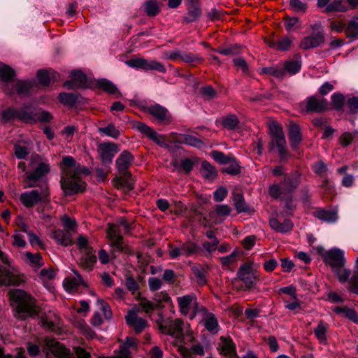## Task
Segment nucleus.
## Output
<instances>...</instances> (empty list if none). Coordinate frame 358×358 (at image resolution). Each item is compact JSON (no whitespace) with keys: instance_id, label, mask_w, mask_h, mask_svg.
Wrapping results in <instances>:
<instances>
[{"instance_id":"obj_41","label":"nucleus","mask_w":358,"mask_h":358,"mask_svg":"<svg viewBox=\"0 0 358 358\" xmlns=\"http://www.w3.org/2000/svg\"><path fill=\"white\" fill-rule=\"evenodd\" d=\"M239 119L234 114H229L222 117V124L228 130H236L239 127Z\"/></svg>"},{"instance_id":"obj_27","label":"nucleus","mask_w":358,"mask_h":358,"mask_svg":"<svg viewBox=\"0 0 358 358\" xmlns=\"http://www.w3.org/2000/svg\"><path fill=\"white\" fill-rule=\"evenodd\" d=\"M120 176L113 180V185L117 189H124L127 191H131L134 189L131 175L129 172L120 173Z\"/></svg>"},{"instance_id":"obj_51","label":"nucleus","mask_w":358,"mask_h":358,"mask_svg":"<svg viewBox=\"0 0 358 358\" xmlns=\"http://www.w3.org/2000/svg\"><path fill=\"white\" fill-rule=\"evenodd\" d=\"M160 11L157 0H148L145 3V12L148 16H155Z\"/></svg>"},{"instance_id":"obj_57","label":"nucleus","mask_w":358,"mask_h":358,"mask_svg":"<svg viewBox=\"0 0 358 358\" xmlns=\"http://www.w3.org/2000/svg\"><path fill=\"white\" fill-rule=\"evenodd\" d=\"M240 48L241 47L239 45H233L226 48H216L213 49V50L223 55H234L239 54Z\"/></svg>"},{"instance_id":"obj_5","label":"nucleus","mask_w":358,"mask_h":358,"mask_svg":"<svg viewBox=\"0 0 358 358\" xmlns=\"http://www.w3.org/2000/svg\"><path fill=\"white\" fill-rule=\"evenodd\" d=\"M301 182V173L294 171L284 177L279 184H274L269 187V194L273 199H278L282 195H292Z\"/></svg>"},{"instance_id":"obj_62","label":"nucleus","mask_w":358,"mask_h":358,"mask_svg":"<svg viewBox=\"0 0 358 358\" xmlns=\"http://www.w3.org/2000/svg\"><path fill=\"white\" fill-rule=\"evenodd\" d=\"M26 257L29 262L35 266L40 267L43 264L42 257L38 253L32 254L29 252L26 253Z\"/></svg>"},{"instance_id":"obj_3","label":"nucleus","mask_w":358,"mask_h":358,"mask_svg":"<svg viewBox=\"0 0 358 358\" xmlns=\"http://www.w3.org/2000/svg\"><path fill=\"white\" fill-rule=\"evenodd\" d=\"M322 257L325 264L331 267L339 282L341 283L347 282L351 274V271L343 268L346 262L344 251L337 248H333L326 251Z\"/></svg>"},{"instance_id":"obj_40","label":"nucleus","mask_w":358,"mask_h":358,"mask_svg":"<svg viewBox=\"0 0 358 358\" xmlns=\"http://www.w3.org/2000/svg\"><path fill=\"white\" fill-rule=\"evenodd\" d=\"M333 311L339 315H343L346 318L352 321L355 323H358V313L354 309L347 307H336Z\"/></svg>"},{"instance_id":"obj_63","label":"nucleus","mask_w":358,"mask_h":358,"mask_svg":"<svg viewBox=\"0 0 358 358\" xmlns=\"http://www.w3.org/2000/svg\"><path fill=\"white\" fill-rule=\"evenodd\" d=\"M228 194V190L224 187H218L214 192H213V199L214 201L216 202H220L222 201L227 196Z\"/></svg>"},{"instance_id":"obj_31","label":"nucleus","mask_w":358,"mask_h":358,"mask_svg":"<svg viewBox=\"0 0 358 358\" xmlns=\"http://www.w3.org/2000/svg\"><path fill=\"white\" fill-rule=\"evenodd\" d=\"M269 225L272 229L281 234H287L293 229V223L289 220H285L283 222H280L275 217L269 220Z\"/></svg>"},{"instance_id":"obj_28","label":"nucleus","mask_w":358,"mask_h":358,"mask_svg":"<svg viewBox=\"0 0 358 358\" xmlns=\"http://www.w3.org/2000/svg\"><path fill=\"white\" fill-rule=\"evenodd\" d=\"M73 272L76 277L66 278L63 282L64 287L68 292H72L77 289L80 285L87 286L81 275L76 270H73Z\"/></svg>"},{"instance_id":"obj_12","label":"nucleus","mask_w":358,"mask_h":358,"mask_svg":"<svg viewBox=\"0 0 358 358\" xmlns=\"http://www.w3.org/2000/svg\"><path fill=\"white\" fill-rule=\"evenodd\" d=\"M49 192L48 189L41 192L37 189L22 193L20 196L21 203L27 208H31L40 202H46L48 200Z\"/></svg>"},{"instance_id":"obj_38","label":"nucleus","mask_w":358,"mask_h":358,"mask_svg":"<svg viewBox=\"0 0 358 358\" xmlns=\"http://www.w3.org/2000/svg\"><path fill=\"white\" fill-rule=\"evenodd\" d=\"M328 329L329 325L323 320H320L317 327L314 329L313 332L320 343H324L327 341Z\"/></svg>"},{"instance_id":"obj_46","label":"nucleus","mask_w":358,"mask_h":358,"mask_svg":"<svg viewBox=\"0 0 358 358\" xmlns=\"http://www.w3.org/2000/svg\"><path fill=\"white\" fill-rule=\"evenodd\" d=\"M347 10L348 7L343 4V0H333L330 1L329 6L324 9L323 12L330 13L332 12H345Z\"/></svg>"},{"instance_id":"obj_33","label":"nucleus","mask_w":358,"mask_h":358,"mask_svg":"<svg viewBox=\"0 0 358 358\" xmlns=\"http://www.w3.org/2000/svg\"><path fill=\"white\" fill-rule=\"evenodd\" d=\"M34 85L35 83L34 81L15 80L13 81L14 90H11L13 93L16 92L20 95H27Z\"/></svg>"},{"instance_id":"obj_54","label":"nucleus","mask_w":358,"mask_h":358,"mask_svg":"<svg viewBox=\"0 0 358 358\" xmlns=\"http://www.w3.org/2000/svg\"><path fill=\"white\" fill-rule=\"evenodd\" d=\"M99 131L101 134H103L108 136L117 138L120 135V131L115 127L113 124H110L107 127L99 128Z\"/></svg>"},{"instance_id":"obj_22","label":"nucleus","mask_w":358,"mask_h":358,"mask_svg":"<svg viewBox=\"0 0 358 358\" xmlns=\"http://www.w3.org/2000/svg\"><path fill=\"white\" fill-rule=\"evenodd\" d=\"M15 71L7 64L0 66V80L3 82V90L9 94H13V91L8 87V83H10L15 76Z\"/></svg>"},{"instance_id":"obj_8","label":"nucleus","mask_w":358,"mask_h":358,"mask_svg":"<svg viewBox=\"0 0 358 358\" xmlns=\"http://www.w3.org/2000/svg\"><path fill=\"white\" fill-rule=\"evenodd\" d=\"M106 237L113 252H119L128 253L129 248L124 243L120 229L115 224L109 223L106 229Z\"/></svg>"},{"instance_id":"obj_49","label":"nucleus","mask_w":358,"mask_h":358,"mask_svg":"<svg viewBox=\"0 0 358 358\" xmlns=\"http://www.w3.org/2000/svg\"><path fill=\"white\" fill-rule=\"evenodd\" d=\"M192 271L199 285H203L206 283V270L201 265L192 266Z\"/></svg>"},{"instance_id":"obj_7","label":"nucleus","mask_w":358,"mask_h":358,"mask_svg":"<svg viewBox=\"0 0 358 358\" xmlns=\"http://www.w3.org/2000/svg\"><path fill=\"white\" fill-rule=\"evenodd\" d=\"M45 344L50 347L51 354L55 358H74L69 349L55 339L46 338ZM76 354L78 358H90V354L80 347L76 348Z\"/></svg>"},{"instance_id":"obj_23","label":"nucleus","mask_w":358,"mask_h":358,"mask_svg":"<svg viewBox=\"0 0 358 358\" xmlns=\"http://www.w3.org/2000/svg\"><path fill=\"white\" fill-rule=\"evenodd\" d=\"M238 278L244 282L248 288H250L255 283V276L252 272V266L248 263L242 264L237 273Z\"/></svg>"},{"instance_id":"obj_52","label":"nucleus","mask_w":358,"mask_h":358,"mask_svg":"<svg viewBox=\"0 0 358 358\" xmlns=\"http://www.w3.org/2000/svg\"><path fill=\"white\" fill-rule=\"evenodd\" d=\"M18 109L14 108H8L1 113L2 120L4 122H13L18 119Z\"/></svg>"},{"instance_id":"obj_21","label":"nucleus","mask_w":358,"mask_h":358,"mask_svg":"<svg viewBox=\"0 0 358 358\" xmlns=\"http://www.w3.org/2000/svg\"><path fill=\"white\" fill-rule=\"evenodd\" d=\"M127 324L131 327L136 333L143 331L148 324L145 320L138 315L136 310H129L125 316Z\"/></svg>"},{"instance_id":"obj_9","label":"nucleus","mask_w":358,"mask_h":358,"mask_svg":"<svg viewBox=\"0 0 358 358\" xmlns=\"http://www.w3.org/2000/svg\"><path fill=\"white\" fill-rule=\"evenodd\" d=\"M18 120L25 123L32 124L37 121L48 122L52 119L51 115L46 111H35L29 106H24L18 109Z\"/></svg>"},{"instance_id":"obj_30","label":"nucleus","mask_w":358,"mask_h":358,"mask_svg":"<svg viewBox=\"0 0 358 358\" xmlns=\"http://www.w3.org/2000/svg\"><path fill=\"white\" fill-rule=\"evenodd\" d=\"M188 12L184 17V20L187 22L196 20L201 14V10L198 0H187Z\"/></svg>"},{"instance_id":"obj_15","label":"nucleus","mask_w":358,"mask_h":358,"mask_svg":"<svg viewBox=\"0 0 358 358\" xmlns=\"http://www.w3.org/2000/svg\"><path fill=\"white\" fill-rule=\"evenodd\" d=\"M49 171V164L41 162L34 171L26 172L24 176L25 177V180L27 182V185L25 187H35L36 183Z\"/></svg>"},{"instance_id":"obj_11","label":"nucleus","mask_w":358,"mask_h":358,"mask_svg":"<svg viewBox=\"0 0 358 358\" xmlns=\"http://www.w3.org/2000/svg\"><path fill=\"white\" fill-rule=\"evenodd\" d=\"M313 33L304 37L300 42V48L307 50L319 47L324 42V34L321 24L315 23L311 25Z\"/></svg>"},{"instance_id":"obj_44","label":"nucleus","mask_w":358,"mask_h":358,"mask_svg":"<svg viewBox=\"0 0 358 358\" xmlns=\"http://www.w3.org/2000/svg\"><path fill=\"white\" fill-rule=\"evenodd\" d=\"M260 73L262 74L272 76L278 79H283L285 76V70L282 68L278 66L262 67L260 69Z\"/></svg>"},{"instance_id":"obj_37","label":"nucleus","mask_w":358,"mask_h":358,"mask_svg":"<svg viewBox=\"0 0 358 358\" xmlns=\"http://www.w3.org/2000/svg\"><path fill=\"white\" fill-rule=\"evenodd\" d=\"M202 248L200 245L194 242H187L180 247V255L183 254L187 256L196 255L200 254Z\"/></svg>"},{"instance_id":"obj_1","label":"nucleus","mask_w":358,"mask_h":358,"mask_svg":"<svg viewBox=\"0 0 358 358\" xmlns=\"http://www.w3.org/2000/svg\"><path fill=\"white\" fill-rule=\"evenodd\" d=\"M60 168V183L65 194L72 195L83 192L86 185L80 177L82 173L80 164L76 163L73 157L65 156L62 158Z\"/></svg>"},{"instance_id":"obj_2","label":"nucleus","mask_w":358,"mask_h":358,"mask_svg":"<svg viewBox=\"0 0 358 358\" xmlns=\"http://www.w3.org/2000/svg\"><path fill=\"white\" fill-rule=\"evenodd\" d=\"M11 306L15 308V316L24 320L36 315L35 299L22 289H15L8 292Z\"/></svg>"},{"instance_id":"obj_29","label":"nucleus","mask_w":358,"mask_h":358,"mask_svg":"<svg viewBox=\"0 0 358 358\" xmlns=\"http://www.w3.org/2000/svg\"><path fill=\"white\" fill-rule=\"evenodd\" d=\"M314 216L329 224L336 222L338 219V212L334 209H320L314 212Z\"/></svg>"},{"instance_id":"obj_42","label":"nucleus","mask_w":358,"mask_h":358,"mask_svg":"<svg viewBox=\"0 0 358 358\" xmlns=\"http://www.w3.org/2000/svg\"><path fill=\"white\" fill-rule=\"evenodd\" d=\"M181 143H185L197 148L204 146V143L201 139L190 134H180V144Z\"/></svg>"},{"instance_id":"obj_53","label":"nucleus","mask_w":358,"mask_h":358,"mask_svg":"<svg viewBox=\"0 0 358 358\" xmlns=\"http://www.w3.org/2000/svg\"><path fill=\"white\" fill-rule=\"evenodd\" d=\"M56 73L54 71H51L49 73L45 70L38 71L37 73V78L38 79L39 83L44 86L49 85L51 78H55V74Z\"/></svg>"},{"instance_id":"obj_18","label":"nucleus","mask_w":358,"mask_h":358,"mask_svg":"<svg viewBox=\"0 0 358 358\" xmlns=\"http://www.w3.org/2000/svg\"><path fill=\"white\" fill-rule=\"evenodd\" d=\"M118 152L117 145L111 142H105L100 143L97 148V152L105 163H110L115 155Z\"/></svg>"},{"instance_id":"obj_47","label":"nucleus","mask_w":358,"mask_h":358,"mask_svg":"<svg viewBox=\"0 0 358 358\" xmlns=\"http://www.w3.org/2000/svg\"><path fill=\"white\" fill-rule=\"evenodd\" d=\"M226 165L227 166L223 168V172L232 176H236L240 173L241 166L239 162L234 156L231 157L230 162H229Z\"/></svg>"},{"instance_id":"obj_32","label":"nucleus","mask_w":358,"mask_h":358,"mask_svg":"<svg viewBox=\"0 0 358 358\" xmlns=\"http://www.w3.org/2000/svg\"><path fill=\"white\" fill-rule=\"evenodd\" d=\"M51 238L57 243L68 246L72 244L71 233L68 230L57 229L52 232Z\"/></svg>"},{"instance_id":"obj_24","label":"nucleus","mask_w":358,"mask_h":358,"mask_svg":"<svg viewBox=\"0 0 358 358\" xmlns=\"http://www.w3.org/2000/svg\"><path fill=\"white\" fill-rule=\"evenodd\" d=\"M134 161L133 155L127 150H124L117 158L115 163L120 173L129 172L128 169Z\"/></svg>"},{"instance_id":"obj_20","label":"nucleus","mask_w":358,"mask_h":358,"mask_svg":"<svg viewBox=\"0 0 358 358\" xmlns=\"http://www.w3.org/2000/svg\"><path fill=\"white\" fill-rule=\"evenodd\" d=\"M71 76V80L66 81L63 85L67 90L78 87L85 88L88 86L87 76L80 71H73Z\"/></svg>"},{"instance_id":"obj_59","label":"nucleus","mask_w":358,"mask_h":358,"mask_svg":"<svg viewBox=\"0 0 358 358\" xmlns=\"http://www.w3.org/2000/svg\"><path fill=\"white\" fill-rule=\"evenodd\" d=\"M201 94L206 100H210L217 97V92L210 85H206L201 88Z\"/></svg>"},{"instance_id":"obj_10","label":"nucleus","mask_w":358,"mask_h":358,"mask_svg":"<svg viewBox=\"0 0 358 358\" xmlns=\"http://www.w3.org/2000/svg\"><path fill=\"white\" fill-rule=\"evenodd\" d=\"M203 307L199 306L197 302V297L194 293L180 296V315L186 316L189 320H192L196 315L199 314L200 309Z\"/></svg>"},{"instance_id":"obj_50","label":"nucleus","mask_w":358,"mask_h":358,"mask_svg":"<svg viewBox=\"0 0 358 358\" xmlns=\"http://www.w3.org/2000/svg\"><path fill=\"white\" fill-rule=\"evenodd\" d=\"M234 206L238 213L247 212L249 210V206L245 201L244 196L242 194H236L234 199Z\"/></svg>"},{"instance_id":"obj_43","label":"nucleus","mask_w":358,"mask_h":358,"mask_svg":"<svg viewBox=\"0 0 358 358\" xmlns=\"http://www.w3.org/2000/svg\"><path fill=\"white\" fill-rule=\"evenodd\" d=\"M345 33L348 38L352 40L358 39V15L350 20Z\"/></svg>"},{"instance_id":"obj_26","label":"nucleus","mask_w":358,"mask_h":358,"mask_svg":"<svg viewBox=\"0 0 358 358\" xmlns=\"http://www.w3.org/2000/svg\"><path fill=\"white\" fill-rule=\"evenodd\" d=\"M288 136L292 148L296 150L302 140L300 128L296 124L290 123L289 124Z\"/></svg>"},{"instance_id":"obj_19","label":"nucleus","mask_w":358,"mask_h":358,"mask_svg":"<svg viewBox=\"0 0 358 358\" xmlns=\"http://www.w3.org/2000/svg\"><path fill=\"white\" fill-rule=\"evenodd\" d=\"M304 105L307 112L322 113L328 108L327 99L315 96L307 97L304 101Z\"/></svg>"},{"instance_id":"obj_13","label":"nucleus","mask_w":358,"mask_h":358,"mask_svg":"<svg viewBox=\"0 0 358 358\" xmlns=\"http://www.w3.org/2000/svg\"><path fill=\"white\" fill-rule=\"evenodd\" d=\"M126 64L132 68H139L145 71L155 70L160 73L166 71L164 66L155 60H147L142 57L133 58L126 62Z\"/></svg>"},{"instance_id":"obj_17","label":"nucleus","mask_w":358,"mask_h":358,"mask_svg":"<svg viewBox=\"0 0 358 358\" xmlns=\"http://www.w3.org/2000/svg\"><path fill=\"white\" fill-rule=\"evenodd\" d=\"M23 281V275L16 274L4 266H0V286L19 285Z\"/></svg>"},{"instance_id":"obj_58","label":"nucleus","mask_w":358,"mask_h":358,"mask_svg":"<svg viewBox=\"0 0 358 358\" xmlns=\"http://www.w3.org/2000/svg\"><path fill=\"white\" fill-rule=\"evenodd\" d=\"M331 103L336 110H341L345 103V97L343 94L336 92L331 97Z\"/></svg>"},{"instance_id":"obj_48","label":"nucleus","mask_w":358,"mask_h":358,"mask_svg":"<svg viewBox=\"0 0 358 358\" xmlns=\"http://www.w3.org/2000/svg\"><path fill=\"white\" fill-rule=\"evenodd\" d=\"M97 85L102 88L103 91L111 94H120L116 86L110 80L106 79H100L97 80Z\"/></svg>"},{"instance_id":"obj_34","label":"nucleus","mask_w":358,"mask_h":358,"mask_svg":"<svg viewBox=\"0 0 358 358\" xmlns=\"http://www.w3.org/2000/svg\"><path fill=\"white\" fill-rule=\"evenodd\" d=\"M136 129L140 132L146 135L150 139L156 142L157 144L162 143V141H161L162 136L159 135L155 130H153L151 127H148L145 124L138 122L136 124Z\"/></svg>"},{"instance_id":"obj_6","label":"nucleus","mask_w":358,"mask_h":358,"mask_svg":"<svg viewBox=\"0 0 358 358\" xmlns=\"http://www.w3.org/2000/svg\"><path fill=\"white\" fill-rule=\"evenodd\" d=\"M269 131L271 133V148H275L278 152L280 159H285L287 157L286 150L285 136L281 127L275 122L269 124Z\"/></svg>"},{"instance_id":"obj_56","label":"nucleus","mask_w":358,"mask_h":358,"mask_svg":"<svg viewBox=\"0 0 358 358\" xmlns=\"http://www.w3.org/2000/svg\"><path fill=\"white\" fill-rule=\"evenodd\" d=\"M59 101L69 106H73L77 101V96L72 93L62 92L59 94Z\"/></svg>"},{"instance_id":"obj_35","label":"nucleus","mask_w":358,"mask_h":358,"mask_svg":"<svg viewBox=\"0 0 358 358\" xmlns=\"http://www.w3.org/2000/svg\"><path fill=\"white\" fill-rule=\"evenodd\" d=\"M200 172L202 176L208 181H213L217 176L215 168L207 161L201 163Z\"/></svg>"},{"instance_id":"obj_36","label":"nucleus","mask_w":358,"mask_h":358,"mask_svg":"<svg viewBox=\"0 0 358 358\" xmlns=\"http://www.w3.org/2000/svg\"><path fill=\"white\" fill-rule=\"evenodd\" d=\"M280 207L282 208L280 214L282 216L287 217L292 215L296 209V205L293 201L292 196L287 195L286 199L282 200Z\"/></svg>"},{"instance_id":"obj_60","label":"nucleus","mask_w":358,"mask_h":358,"mask_svg":"<svg viewBox=\"0 0 358 358\" xmlns=\"http://www.w3.org/2000/svg\"><path fill=\"white\" fill-rule=\"evenodd\" d=\"M87 254L81 259V264L83 267H92L96 262V257L92 253V250L87 251Z\"/></svg>"},{"instance_id":"obj_39","label":"nucleus","mask_w":358,"mask_h":358,"mask_svg":"<svg viewBox=\"0 0 358 358\" xmlns=\"http://www.w3.org/2000/svg\"><path fill=\"white\" fill-rule=\"evenodd\" d=\"M199 163V158L196 156L180 158V171L189 173L192 171L194 166Z\"/></svg>"},{"instance_id":"obj_45","label":"nucleus","mask_w":358,"mask_h":358,"mask_svg":"<svg viewBox=\"0 0 358 358\" xmlns=\"http://www.w3.org/2000/svg\"><path fill=\"white\" fill-rule=\"evenodd\" d=\"M301 68V59L296 60H288L286 61L284 64V70L285 71V74L287 73L289 75H294L297 73Z\"/></svg>"},{"instance_id":"obj_14","label":"nucleus","mask_w":358,"mask_h":358,"mask_svg":"<svg viewBox=\"0 0 358 358\" xmlns=\"http://www.w3.org/2000/svg\"><path fill=\"white\" fill-rule=\"evenodd\" d=\"M199 310L200 313L199 315L201 317V322L206 329L211 334H217L220 331V327L215 315L209 312L205 307H202Z\"/></svg>"},{"instance_id":"obj_16","label":"nucleus","mask_w":358,"mask_h":358,"mask_svg":"<svg viewBox=\"0 0 358 358\" xmlns=\"http://www.w3.org/2000/svg\"><path fill=\"white\" fill-rule=\"evenodd\" d=\"M145 111L152 115L161 124H169L172 121V117L168 110L159 104L156 103L147 106Z\"/></svg>"},{"instance_id":"obj_55","label":"nucleus","mask_w":358,"mask_h":358,"mask_svg":"<svg viewBox=\"0 0 358 358\" xmlns=\"http://www.w3.org/2000/svg\"><path fill=\"white\" fill-rule=\"evenodd\" d=\"M210 156L217 163L225 165L227 164L229 162H230V159L233 155H226L222 152L213 150L211 152Z\"/></svg>"},{"instance_id":"obj_4","label":"nucleus","mask_w":358,"mask_h":358,"mask_svg":"<svg viewBox=\"0 0 358 358\" xmlns=\"http://www.w3.org/2000/svg\"><path fill=\"white\" fill-rule=\"evenodd\" d=\"M194 335L188 323L180 321V355L186 358H191L189 350L194 354L204 355V348L199 343H195Z\"/></svg>"},{"instance_id":"obj_61","label":"nucleus","mask_w":358,"mask_h":358,"mask_svg":"<svg viewBox=\"0 0 358 358\" xmlns=\"http://www.w3.org/2000/svg\"><path fill=\"white\" fill-rule=\"evenodd\" d=\"M180 59L188 64H193L195 62H201L203 58L198 55L192 53L180 54Z\"/></svg>"},{"instance_id":"obj_25","label":"nucleus","mask_w":358,"mask_h":358,"mask_svg":"<svg viewBox=\"0 0 358 358\" xmlns=\"http://www.w3.org/2000/svg\"><path fill=\"white\" fill-rule=\"evenodd\" d=\"M218 348L222 354L229 358H234L236 356L235 344L229 338L222 336L220 338Z\"/></svg>"},{"instance_id":"obj_64","label":"nucleus","mask_w":358,"mask_h":358,"mask_svg":"<svg viewBox=\"0 0 358 358\" xmlns=\"http://www.w3.org/2000/svg\"><path fill=\"white\" fill-rule=\"evenodd\" d=\"M347 105L349 108L350 113L352 114L358 113V97H350L347 100Z\"/></svg>"}]
</instances>
